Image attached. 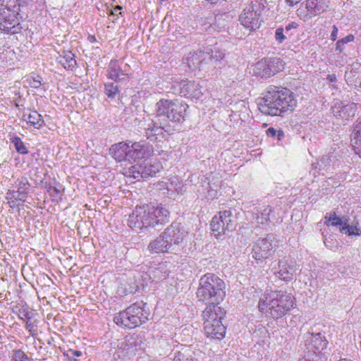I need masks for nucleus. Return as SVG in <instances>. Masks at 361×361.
I'll return each instance as SVG.
<instances>
[{
	"instance_id": "nucleus-52",
	"label": "nucleus",
	"mask_w": 361,
	"mask_h": 361,
	"mask_svg": "<svg viewBox=\"0 0 361 361\" xmlns=\"http://www.w3.org/2000/svg\"><path fill=\"white\" fill-rule=\"evenodd\" d=\"M30 84L32 87L38 88L41 85V81L39 79L34 78Z\"/></svg>"
},
{
	"instance_id": "nucleus-47",
	"label": "nucleus",
	"mask_w": 361,
	"mask_h": 361,
	"mask_svg": "<svg viewBox=\"0 0 361 361\" xmlns=\"http://www.w3.org/2000/svg\"><path fill=\"white\" fill-rule=\"evenodd\" d=\"M332 156L325 155L323 156L320 159V163L322 165L326 166L330 164V162L332 161Z\"/></svg>"
},
{
	"instance_id": "nucleus-1",
	"label": "nucleus",
	"mask_w": 361,
	"mask_h": 361,
	"mask_svg": "<svg viewBox=\"0 0 361 361\" xmlns=\"http://www.w3.org/2000/svg\"><path fill=\"white\" fill-rule=\"evenodd\" d=\"M296 106L297 100L293 92L286 87L273 85L267 87L258 102L260 112L271 116H283L286 112L293 111Z\"/></svg>"
},
{
	"instance_id": "nucleus-23",
	"label": "nucleus",
	"mask_w": 361,
	"mask_h": 361,
	"mask_svg": "<svg viewBox=\"0 0 361 361\" xmlns=\"http://www.w3.org/2000/svg\"><path fill=\"white\" fill-rule=\"evenodd\" d=\"M329 8L326 0H307L306 8L310 16H317L326 11Z\"/></svg>"
},
{
	"instance_id": "nucleus-41",
	"label": "nucleus",
	"mask_w": 361,
	"mask_h": 361,
	"mask_svg": "<svg viewBox=\"0 0 361 361\" xmlns=\"http://www.w3.org/2000/svg\"><path fill=\"white\" fill-rule=\"evenodd\" d=\"M340 231L341 232L346 231L348 233V235H359L360 234L359 233L360 229L357 226H350L349 224H348L347 219H345V224L341 228H340Z\"/></svg>"
},
{
	"instance_id": "nucleus-33",
	"label": "nucleus",
	"mask_w": 361,
	"mask_h": 361,
	"mask_svg": "<svg viewBox=\"0 0 361 361\" xmlns=\"http://www.w3.org/2000/svg\"><path fill=\"white\" fill-rule=\"evenodd\" d=\"M325 219L326 220L324 223L326 226H343L345 224V219L343 218H340L336 216L335 212H329L327 213L325 216Z\"/></svg>"
},
{
	"instance_id": "nucleus-22",
	"label": "nucleus",
	"mask_w": 361,
	"mask_h": 361,
	"mask_svg": "<svg viewBox=\"0 0 361 361\" xmlns=\"http://www.w3.org/2000/svg\"><path fill=\"white\" fill-rule=\"evenodd\" d=\"M130 145L123 142L111 145L109 149L110 154L118 161H128V152Z\"/></svg>"
},
{
	"instance_id": "nucleus-39",
	"label": "nucleus",
	"mask_w": 361,
	"mask_h": 361,
	"mask_svg": "<svg viewBox=\"0 0 361 361\" xmlns=\"http://www.w3.org/2000/svg\"><path fill=\"white\" fill-rule=\"evenodd\" d=\"M118 92L117 85L114 82L105 84V93L110 98H114Z\"/></svg>"
},
{
	"instance_id": "nucleus-60",
	"label": "nucleus",
	"mask_w": 361,
	"mask_h": 361,
	"mask_svg": "<svg viewBox=\"0 0 361 361\" xmlns=\"http://www.w3.org/2000/svg\"><path fill=\"white\" fill-rule=\"evenodd\" d=\"M69 361H79L78 359L75 358L74 357H69L68 358Z\"/></svg>"
},
{
	"instance_id": "nucleus-43",
	"label": "nucleus",
	"mask_w": 361,
	"mask_h": 361,
	"mask_svg": "<svg viewBox=\"0 0 361 361\" xmlns=\"http://www.w3.org/2000/svg\"><path fill=\"white\" fill-rule=\"evenodd\" d=\"M140 280L142 281V282H140V284L142 287L147 286L149 282L152 281L149 270L148 272H143L142 274H140Z\"/></svg>"
},
{
	"instance_id": "nucleus-51",
	"label": "nucleus",
	"mask_w": 361,
	"mask_h": 361,
	"mask_svg": "<svg viewBox=\"0 0 361 361\" xmlns=\"http://www.w3.org/2000/svg\"><path fill=\"white\" fill-rule=\"evenodd\" d=\"M338 27L336 25L333 26V30L331 34V39L333 41H335L337 38V34H338Z\"/></svg>"
},
{
	"instance_id": "nucleus-18",
	"label": "nucleus",
	"mask_w": 361,
	"mask_h": 361,
	"mask_svg": "<svg viewBox=\"0 0 361 361\" xmlns=\"http://www.w3.org/2000/svg\"><path fill=\"white\" fill-rule=\"evenodd\" d=\"M153 153L152 145L143 141L133 143L128 152V161L147 159Z\"/></svg>"
},
{
	"instance_id": "nucleus-9",
	"label": "nucleus",
	"mask_w": 361,
	"mask_h": 361,
	"mask_svg": "<svg viewBox=\"0 0 361 361\" xmlns=\"http://www.w3.org/2000/svg\"><path fill=\"white\" fill-rule=\"evenodd\" d=\"M265 8L263 2L252 1L239 16L240 23L250 31L258 29L263 21L262 15Z\"/></svg>"
},
{
	"instance_id": "nucleus-27",
	"label": "nucleus",
	"mask_w": 361,
	"mask_h": 361,
	"mask_svg": "<svg viewBox=\"0 0 361 361\" xmlns=\"http://www.w3.org/2000/svg\"><path fill=\"white\" fill-rule=\"evenodd\" d=\"M126 75L121 70L118 61L116 59L111 60L108 68V76L114 81H120Z\"/></svg>"
},
{
	"instance_id": "nucleus-32",
	"label": "nucleus",
	"mask_w": 361,
	"mask_h": 361,
	"mask_svg": "<svg viewBox=\"0 0 361 361\" xmlns=\"http://www.w3.org/2000/svg\"><path fill=\"white\" fill-rule=\"evenodd\" d=\"M351 142L354 146L361 149V120L357 121L354 126L353 131L351 134Z\"/></svg>"
},
{
	"instance_id": "nucleus-14",
	"label": "nucleus",
	"mask_w": 361,
	"mask_h": 361,
	"mask_svg": "<svg viewBox=\"0 0 361 361\" xmlns=\"http://www.w3.org/2000/svg\"><path fill=\"white\" fill-rule=\"evenodd\" d=\"M298 269L295 261L289 258H284L279 260L278 266L274 267L273 270L276 278L289 282L293 279Z\"/></svg>"
},
{
	"instance_id": "nucleus-59",
	"label": "nucleus",
	"mask_w": 361,
	"mask_h": 361,
	"mask_svg": "<svg viewBox=\"0 0 361 361\" xmlns=\"http://www.w3.org/2000/svg\"><path fill=\"white\" fill-rule=\"evenodd\" d=\"M328 79L331 81V82H335L336 80V77L335 75H329L328 76Z\"/></svg>"
},
{
	"instance_id": "nucleus-45",
	"label": "nucleus",
	"mask_w": 361,
	"mask_h": 361,
	"mask_svg": "<svg viewBox=\"0 0 361 361\" xmlns=\"http://www.w3.org/2000/svg\"><path fill=\"white\" fill-rule=\"evenodd\" d=\"M298 26V24L295 23V22H292L290 23H288L285 29H284V31L286 32V35H288V36H292L294 35V32L292 31V30H295L297 29Z\"/></svg>"
},
{
	"instance_id": "nucleus-29",
	"label": "nucleus",
	"mask_w": 361,
	"mask_h": 361,
	"mask_svg": "<svg viewBox=\"0 0 361 361\" xmlns=\"http://www.w3.org/2000/svg\"><path fill=\"white\" fill-rule=\"evenodd\" d=\"M265 60L267 61V64L268 66L271 77L277 73L282 71L284 68L285 63L280 58L274 57L265 59Z\"/></svg>"
},
{
	"instance_id": "nucleus-4",
	"label": "nucleus",
	"mask_w": 361,
	"mask_h": 361,
	"mask_svg": "<svg viewBox=\"0 0 361 361\" xmlns=\"http://www.w3.org/2000/svg\"><path fill=\"white\" fill-rule=\"evenodd\" d=\"M295 304V298L282 290L266 291L259 298V310L267 317L278 319L289 313Z\"/></svg>"
},
{
	"instance_id": "nucleus-12",
	"label": "nucleus",
	"mask_w": 361,
	"mask_h": 361,
	"mask_svg": "<svg viewBox=\"0 0 361 361\" xmlns=\"http://www.w3.org/2000/svg\"><path fill=\"white\" fill-rule=\"evenodd\" d=\"M30 184L26 177L18 178L12 190H8L6 195L11 207H16V201L25 202L28 196Z\"/></svg>"
},
{
	"instance_id": "nucleus-40",
	"label": "nucleus",
	"mask_w": 361,
	"mask_h": 361,
	"mask_svg": "<svg viewBox=\"0 0 361 361\" xmlns=\"http://www.w3.org/2000/svg\"><path fill=\"white\" fill-rule=\"evenodd\" d=\"M12 142L14 143L16 149L18 153L22 154H25L28 153L26 147L25 146L23 142L21 140L20 137H15L12 140Z\"/></svg>"
},
{
	"instance_id": "nucleus-24",
	"label": "nucleus",
	"mask_w": 361,
	"mask_h": 361,
	"mask_svg": "<svg viewBox=\"0 0 361 361\" xmlns=\"http://www.w3.org/2000/svg\"><path fill=\"white\" fill-rule=\"evenodd\" d=\"M203 51L190 52L186 60V63L192 70L198 69L204 71Z\"/></svg>"
},
{
	"instance_id": "nucleus-25",
	"label": "nucleus",
	"mask_w": 361,
	"mask_h": 361,
	"mask_svg": "<svg viewBox=\"0 0 361 361\" xmlns=\"http://www.w3.org/2000/svg\"><path fill=\"white\" fill-rule=\"evenodd\" d=\"M56 61L66 70L73 71L77 66L75 55L71 51H63L56 58Z\"/></svg>"
},
{
	"instance_id": "nucleus-55",
	"label": "nucleus",
	"mask_w": 361,
	"mask_h": 361,
	"mask_svg": "<svg viewBox=\"0 0 361 361\" xmlns=\"http://www.w3.org/2000/svg\"><path fill=\"white\" fill-rule=\"evenodd\" d=\"M69 353L72 355L73 357H80L82 355V352L76 350H70Z\"/></svg>"
},
{
	"instance_id": "nucleus-20",
	"label": "nucleus",
	"mask_w": 361,
	"mask_h": 361,
	"mask_svg": "<svg viewBox=\"0 0 361 361\" xmlns=\"http://www.w3.org/2000/svg\"><path fill=\"white\" fill-rule=\"evenodd\" d=\"M225 54L219 49L211 50V51H203L204 71H208L213 68H219L220 65L224 59Z\"/></svg>"
},
{
	"instance_id": "nucleus-61",
	"label": "nucleus",
	"mask_w": 361,
	"mask_h": 361,
	"mask_svg": "<svg viewBox=\"0 0 361 361\" xmlns=\"http://www.w3.org/2000/svg\"><path fill=\"white\" fill-rule=\"evenodd\" d=\"M89 38H90V41L91 42H94V41L96 40V39H95L94 36H90V37H89Z\"/></svg>"
},
{
	"instance_id": "nucleus-6",
	"label": "nucleus",
	"mask_w": 361,
	"mask_h": 361,
	"mask_svg": "<svg viewBox=\"0 0 361 361\" xmlns=\"http://www.w3.org/2000/svg\"><path fill=\"white\" fill-rule=\"evenodd\" d=\"M150 311L147 303L136 302L114 316V322L127 329H134L149 319Z\"/></svg>"
},
{
	"instance_id": "nucleus-35",
	"label": "nucleus",
	"mask_w": 361,
	"mask_h": 361,
	"mask_svg": "<svg viewBox=\"0 0 361 361\" xmlns=\"http://www.w3.org/2000/svg\"><path fill=\"white\" fill-rule=\"evenodd\" d=\"M194 354L195 353L192 350L185 349L178 352L173 361H195Z\"/></svg>"
},
{
	"instance_id": "nucleus-38",
	"label": "nucleus",
	"mask_w": 361,
	"mask_h": 361,
	"mask_svg": "<svg viewBox=\"0 0 361 361\" xmlns=\"http://www.w3.org/2000/svg\"><path fill=\"white\" fill-rule=\"evenodd\" d=\"M272 209L269 206L266 207L261 213L260 216L257 217V222L261 224H267L269 221V216Z\"/></svg>"
},
{
	"instance_id": "nucleus-57",
	"label": "nucleus",
	"mask_w": 361,
	"mask_h": 361,
	"mask_svg": "<svg viewBox=\"0 0 361 361\" xmlns=\"http://www.w3.org/2000/svg\"><path fill=\"white\" fill-rule=\"evenodd\" d=\"M121 9V7L120 6H117L115 8H114V11H112V10H109L108 13H109V16H114L116 15V12L120 11Z\"/></svg>"
},
{
	"instance_id": "nucleus-49",
	"label": "nucleus",
	"mask_w": 361,
	"mask_h": 361,
	"mask_svg": "<svg viewBox=\"0 0 361 361\" xmlns=\"http://www.w3.org/2000/svg\"><path fill=\"white\" fill-rule=\"evenodd\" d=\"M276 133L277 130L273 127H270L266 130L267 135L271 137H276Z\"/></svg>"
},
{
	"instance_id": "nucleus-16",
	"label": "nucleus",
	"mask_w": 361,
	"mask_h": 361,
	"mask_svg": "<svg viewBox=\"0 0 361 361\" xmlns=\"http://www.w3.org/2000/svg\"><path fill=\"white\" fill-rule=\"evenodd\" d=\"M145 136L151 141H161L165 137L167 123L160 121L159 117L156 120H152L148 123L144 124Z\"/></svg>"
},
{
	"instance_id": "nucleus-5",
	"label": "nucleus",
	"mask_w": 361,
	"mask_h": 361,
	"mask_svg": "<svg viewBox=\"0 0 361 361\" xmlns=\"http://www.w3.org/2000/svg\"><path fill=\"white\" fill-rule=\"evenodd\" d=\"M225 288L226 284L221 279L214 274L207 273L200 279L197 298L207 306H219L226 296Z\"/></svg>"
},
{
	"instance_id": "nucleus-10",
	"label": "nucleus",
	"mask_w": 361,
	"mask_h": 361,
	"mask_svg": "<svg viewBox=\"0 0 361 361\" xmlns=\"http://www.w3.org/2000/svg\"><path fill=\"white\" fill-rule=\"evenodd\" d=\"M237 225L236 214H233L231 209L219 212L211 221V229L218 238L226 232L233 231Z\"/></svg>"
},
{
	"instance_id": "nucleus-8",
	"label": "nucleus",
	"mask_w": 361,
	"mask_h": 361,
	"mask_svg": "<svg viewBox=\"0 0 361 361\" xmlns=\"http://www.w3.org/2000/svg\"><path fill=\"white\" fill-rule=\"evenodd\" d=\"M188 107L186 103L177 99H161L156 104L157 117L163 116L171 122L182 123L185 121Z\"/></svg>"
},
{
	"instance_id": "nucleus-13",
	"label": "nucleus",
	"mask_w": 361,
	"mask_h": 361,
	"mask_svg": "<svg viewBox=\"0 0 361 361\" xmlns=\"http://www.w3.org/2000/svg\"><path fill=\"white\" fill-rule=\"evenodd\" d=\"M161 169V164L158 161H152L145 159L140 163L132 166L129 169L130 175L134 178L147 179L157 174Z\"/></svg>"
},
{
	"instance_id": "nucleus-11",
	"label": "nucleus",
	"mask_w": 361,
	"mask_h": 361,
	"mask_svg": "<svg viewBox=\"0 0 361 361\" xmlns=\"http://www.w3.org/2000/svg\"><path fill=\"white\" fill-rule=\"evenodd\" d=\"M276 243V235L273 233H269L265 238L258 239L252 245V257L257 261L269 258L275 252Z\"/></svg>"
},
{
	"instance_id": "nucleus-15",
	"label": "nucleus",
	"mask_w": 361,
	"mask_h": 361,
	"mask_svg": "<svg viewBox=\"0 0 361 361\" xmlns=\"http://www.w3.org/2000/svg\"><path fill=\"white\" fill-rule=\"evenodd\" d=\"M328 345V341L320 332H307L305 341V349L304 351H311L315 354H324L323 352Z\"/></svg>"
},
{
	"instance_id": "nucleus-50",
	"label": "nucleus",
	"mask_w": 361,
	"mask_h": 361,
	"mask_svg": "<svg viewBox=\"0 0 361 361\" xmlns=\"http://www.w3.org/2000/svg\"><path fill=\"white\" fill-rule=\"evenodd\" d=\"M343 45L348 42H353L354 40V36L353 35H348L343 37V39H340Z\"/></svg>"
},
{
	"instance_id": "nucleus-56",
	"label": "nucleus",
	"mask_w": 361,
	"mask_h": 361,
	"mask_svg": "<svg viewBox=\"0 0 361 361\" xmlns=\"http://www.w3.org/2000/svg\"><path fill=\"white\" fill-rule=\"evenodd\" d=\"M343 44L342 43V42L341 40H338L336 42V50H338L340 52H341L343 51Z\"/></svg>"
},
{
	"instance_id": "nucleus-44",
	"label": "nucleus",
	"mask_w": 361,
	"mask_h": 361,
	"mask_svg": "<svg viewBox=\"0 0 361 361\" xmlns=\"http://www.w3.org/2000/svg\"><path fill=\"white\" fill-rule=\"evenodd\" d=\"M16 361H30L29 357L21 350L14 351Z\"/></svg>"
},
{
	"instance_id": "nucleus-31",
	"label": "nucleus",
	"mask_w": 361,
	"mask_h": 361,
	"mask_svg": "<svg viewBox=\"0 0 361 361\" xmlns=\"http://www.w3.org/2000/svg\"><path fill=\"white\" fill-rule=\"evenodd\" d=\"M254 73L255 75L260 77V78H270L271 75L269 74V71L268 69V66L267 64V61L265 59H263L258 61L254 68Z\"/></svg>"
},
{
	"instance_id": "nucleus-34",
	"label": "nucleus",
	"mask_w": 361,
	"mask_h": 361,
	"mask_svg": "<svg viewBox=\"0 0 361 361\" xmlns=\"http://www.w3.org/2000/svg\"><path fill=\"white\" fill-rule=\"evenodd\" d=\"M149 271L152 276V281H153L164 280L169 276V273L165 270L163 265H160L157 268L149 269Z\"/></svg>"
},
{
	"instance_id": "nucleus-36",
	"label": "nucleus",
	"mask_w": 361,
	"mask_h": 361,
	"mask_svg": "<svg viewBox=\"0 0 361 361\" xmlns=\"http://www.w3.org/2000/svg\"><path fill=\"white\" fill-rule=\"evenodd\" d=\"M327 357L324 354H315L311 351H304V356L299 361H326Z\"/></svg>"
},
{
	"instance_id": "nucleus-26",
	"label": "nucleus",
	"mask_w": 361,
	"mask_h": 361,
	"mask_svg": "<svg viewBox=\"0 0 361 361\" xmlns=\"http://www.w3.org/2000/svg\"><path fill=\"white\" fill-rule=\"evenodd\" d=\"M23 121L32 126L35 128L39 129L44 124L41 114L37 111L25 112L22 116Z\"/></svg>"
},
{
	"instance_id": "nucleus-37",
	"label": "nucleus",
	"mask_w": 361,
	"mask_h": 361,
	"mask_svg": "<svg viewBox=\"0 0 361 361\" xmlns=\"http://www.w3.org/2000/svg\"><path fill=\"white\" fill-rule=\"evenodd\" d=\"M16 309H18V312L13 310L15 313L18 314V317L22 320H31L32 318V313L29 310L28 307L23 306L21 308H19L18 306L16 307Z\"/></svg>"
},
{
	"instance_id": "nucleus-58",
	"label": "nucleus",
	"mask_w": 361,
	"mask_h": 361,
	"mask_svg": "<svg viewBox=\"0 0 361 361\" xmlns=\"http://www.w3.org/2000/svg\"><path fill=\"white\" fill-rule=\"evenodd\" d=\"M289 3L290 6H293L299 3L301 0H286Z\"/></svg>"
},
{
	"instance_id": "nucleus-17",
	"label": "nucleus",
	"mask_w": 361,
	"mask_h": 361,
	"mask_svg": "<svg viewBox=\"0 0 361 361\" xmlns=\"http://www.w3.org/2000/svg\"><path fill=\"white\" fill-rule=\"evenodd\" d=\"M163 233L169 243H171L174 252L178 250L176 247L183 243L184 238L187 235V232L184 230L183 227L180 223L177 222H173Z\"/></svg>"
},
{
	"instance_id": "nucleus-48",
	"label": "nucleus",
	"mask_w": 361,
	"mask_h": 361,
	"mask_svg": "<svg viewBox=\"0 0 361 361\" xmlns=\"http://www.w3.org/2000/svg\"><path fill=\"white\" fill-rule=\"evenodd\" d=\"M203 30L207 32L208 33H212L213 31L216 30V25H212V23H205L204 25Z\"/></svg>"
},
{
	"instance_id": "nucleus-46",
	"label": "nucleus",
	"mask_w": 361,
	"mask_h": 361,
	"mask_svg": "<svg viewBox=\"0 0 361 361\" xmlns=\"http://www.w3.org/2000/svg\"><path fill=\"white\" fill-rule=\"evenodd\" d=\"M47 191L49 192L50 195L53 197V200L58 197L59 195L61 193L60 189L56 187L50 186Z\"/></svg>"
},
{
	"instance_id": "nucleus-21",
	"label": "nucleus",
	"mask_w": 361,
	"mask_h": 361,
	"mask_svg": "<svg viewBox=\"0 0 361 361\" xmlns=\"http://www.w3.org/2000/svg\"><path fill=\"white\" fill-rule=\"evenodd\" d=\"M147 250L151 253H164L174 252L172 248L171 243H169L165 238L164 233L152 240L147 246Z\"/></svg>"
},
{
	"instance_id": "nucleus-7",
	"label": "nucleus",
	"mask_w": 361,
	"mask_h": 361,
	"mask_svg": "<svg viewBox=\"0 0 361 361\" xmlns=\"http://www.w3.org/2000/svg\"><path fill=\"white\" fill-rule=\"evenodd\" d=\"M226 312L219 306H207L202 312L205 334L211 339L221 340L226 334V327L221 319Z\"/></svg>"
},
{
	"instance_id": "nucleus-2",
	"label": "nucleus",
	"mask_w": 361,
	"mask_h": 361,
	"mask_svg": "<svg viewBox=\"0 0 361 361\" xmlns=\"http://www.w3.org/2000/svg\"><path fill=\"white\" fill-rule=\"evenodd\" d=\"M169 218V212L166 208L146 204L135 207L129 215L128 225L135 231L146 230L166 224Z\"/></svg>"
},
{
	"instance_id": "nucleus-54",
	"label": "nucleus",
	"mask_w": 361,
	"mask_h": 361,
	"mask_svg": "<svg viewBox=\"0 0 361 361\" xmlns=\"http://www.w3.org/2000/svg\"><path fill=\"white\" fill-rule=\"evenodd\" d=\"M30 320H27L25 328L26 329L29 330L30 331L31 335L33 336L34 333H32V328L34 327V324L31 322H30Z\"/></svg>"
},
{
	"instance_id": "nucleus-3",
	"label": "nucleus",
	"mask_w": 361,
	"mask_h": 361,
	"mask_svg": "<svg viewBox=\"0 0 361 361\" xmlns=\"http://www.w3.org/2000/svg\"><path fill=\"white\" fill-rule=\"evenodd\" d=\"M32 0H0V30L11 34L19 32L20 20L27 17L29 3Z\"/></svg>"
},
{
	"instance_id": "nucleus-30",
	"label": "nucleus",
	"mask_w": 361,
	"mask_h": 361,
	"mask_svg": "<svg viewBox=\"0 0 361 361\" xmlns=\"http://www.w3.org/2000/svg\"><path fill=\"white\" fill-rule=\"evenodd\" d=\"M356 111L357 104L355 103H350L342 105L341 109L336 113H338V116L342 119L348 120L355 116Z\"/></svg>"
},
{
	"instance_id": "nucleus-42",
	"label": "nucleus",
	"mask_w": 361,
	"mask_h": 361,
	"mask_svg": "<svg viewBox=\"0 0 361 361\" xmlns=\"http://www.w3.org/2000/svg\"><path fill=\"white\" fill-rule=\"evenodd\" d=\"M287 35L282 27H278L275 31V39L279 44H281L286 39Z\"/></svg>"
},
{
	"instance_id": "nucleus-28",
	"label": "nucleus",
	"mask_w": 361,
	"mask_h": 361,
	"mask_svg": "<svg viewBox=\"0 0 361 361\" xmlns=\"http://www.w3.org/2000/svg\"><path fill=\"white\" fill-rule=\"evenodd\" d=\"M136 350L137 348L134 341L130 340L123 341L118 346V356L121 357L135 355Z\"/></svg>"
},
{
	"instance_id": "nucleus-19",
	"label": "nucleus",
	"mask_w": 361,
	"mask_h": 361,
	"mask_svg": "<svg viewBox=\"0 0 361 361\" xmlns=\"http://www.w3.org/2000/svg\"><path fill=\"white\" fill-rule=\"evenodd\" d=\"M179 94L188 99H200L202 95V87L193 80H182L179 84Z\"/></svg>"
},
{
	"instance_id": "nucleus-53",
	"label": "nucleus",
	"mask_w": 361,
	"mask_h": 361,
	"mask_svg": "<svg viewBox=\"0 0 361 361\" xmlns=\"http://www.w3.org/2000/svg\"><path fill=\"white\" fill-rule=\"evenodd\" d=\"M284 137H285V134H284L283 130H282L281 128L277 130V133H276L277 140L281 141L284 138Z\"/></svg>"
}]
</instances>
